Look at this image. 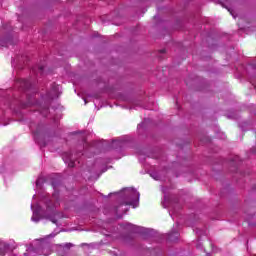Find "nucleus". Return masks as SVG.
I'll return each instance as SVG.
<instances>
[{
    "label": "nucleus",
    "mask_w": 256,
    "mask_h": 256,
    "mask_svg": "<svg viewBox=\"0 0 256 256\" xmlns=\"http://www.w3.org/2000/svg\"><path fill=\"white\" fill-rule=\"evenodd\" d=\"M54 190L57 189L55 184H52ZM60 205L59 193L55 191L51 198L45 195L40 196V200L37 201V195L33 196L31 203L32 210V221L34 223H39L41 219H48L57 225V207Z\"/></svg>",
    "instance_id": "nucleus-1"
},
{
    "label": "nucleus",
    "mask_w": 256,
    "mask_h": 256,
    "mask_svg": "<svg viewBox=\"0 0 256 256\" xmlns=\"http://www.w3.org/2000/svg\"><path fill=\"white\" fill-rule=\"evenodd\" d=\"M231 15H232L233 17H235V15H233V12H231Z\"/></svg>",
    "instance_id": "nucleus-14"
},
{
    "label": "nucleus",
    "mask_w": 256,
    "mask_h": 256,
    "mask_svg": "<svg viewBox=\"0 0 256 256\" xmlns=\"http://www.w3.org/2000/svg\"><path fill=\"white\" fill-rule=\"evenodd\" d=\"M49 99H55L56 97H59V85L54 84L52 86V90L48 93Z\"/></svg>",
    "instance_id": "nucleus-4"
},
{
    "label": "nucleus",
    "mask_w": 256,
    "mask_h": 256,
    "mask_svg": "<svg viewBox=\"0 0 256 256\" xmlns=\"http://www.w3.org/2000/svg\"><path fill=\"white\" fill-rule=\"evenodd\" d=\"M125 229H129V231H134V232H137L139 227L131 224V223H126L125 224Z\"/></svg>",
    "instance_id": "nucleus-5"
},
{
    "label": "nucleus",
    "mask_w": 256,
    "mask_h": 256,
    "mask_svg": "<svg viewBox=\"0 0 256 256\" xmlns=\"http://www.w3.org/2000/svg\"><path fill=\"white\" fill-rule=\"evenodd\" d=\"M84 102L87 104V100L86 99H84Z\"/></svg>",
    "instance_id": "nucleus-15"
},
{
    "label": "nucleus",
    "mask_w": 256,
    "mask_h": 256,
    "mask_svg": "<svg viewBox=\"0 0 256 256\" xmlns=\"http://www.w3.org/2000/svg\"><path fill=\"white\" fill-rule=\"evenodd\" d=\"M41 185H43V178H38L36 180V187H37V189H41Z\"/></svg>",
    "instance_id": "nucleus-8"
},
{
    "label": "nucleus",
    "mask_w": 256,
    "mask_h": 256,
    "mask_svg": "<svg viewBox=\"0 0 256 256\" xmlns=\"http://www.w3.org/2000/svg\"><path fill=\"white\" fill-rule=\"evenodd\" d=\"M23 84H24V85H27V81H23Z\"/></svg>",
    "instance_id": "nucleus-10"
},
{
    "label": "nucleus",
    "mask_w": 256,
    "mask_h": 256,
    "mask_svg": "<svg viewBox=\"0 0 256 256\" xmlns=\"http://www.w3.org/2000/svg\"><path fill=\"white\" fill-rule=\"evenodd\" d=\"M62 159L68 167H75V156L71 152H66L63 154Z\"/></svg>",
    "instance_id": "nucleus-3"
},
{
    "label": "nucleus",
    "mask_w": 256,
    "mask_h": 256,
    "mask_svg": "<svg viewBox=\"0 0 256 256\" xmlns=\"http://www.w3.org/2000/svg\"><path fill=\"white\" fill-rule=\"evenodd\" d=\"M197 248H198V249H201V246L198 245Z\"/></svg>",
    "instance_id": "nucleus-12"
},
{
    "label": "nucleus",
    "mask_w": 256,
    "mask_h": 256,
    "mask_svg": "<svg viewBox=\"0 0 256 256\" xmlns=\"http://www.w3.org/2000/svg\"><path fill=\"white\" fill-rule=\"evenodd\" d=\"M122 204H120L119 208L123 207V205H129L133 207V209H137L139 207V197L141 194L134 188H125L119 193Z\"/></svg>",
    "instance_id": "nucleus-2"
},
{
    "label": "nucleus",
    "mask_w": 256,
    "mask_h": 256,
    "mask_svg": "<svg viewBox=\"0 0 256 256\" xmlns=\"http://www.w3.org/2000/svg\"><path fill=\"white\" fill-rule=\"evenodd\" d=\"M7 247H9V245L5 241L0 239V253L2 249H7Z\"/></svg>",
    "instance_id": "nucleus-7"
},
{
    "label": "nucleus",
    "mask_w": 256,
    "mask_h": 256,
    "mask_svg": "<svg viewBox=\"0 0 256 256\" xmlns=\"http://www.w3.org/2000/svg\"><path fill=\"white\" fill-rule=\"evenodd\" d=\"M40 71H43V68H40Z\"/></svg>",
    "instance_id": "nucleus-16"
},
{
    "label": "nucleus",
    "mask_w": 256,
    "mask_h": 256,
    "mask_svg": "<svg viewBox=\"0 0 256 256\" xmlns=\"http://www.w3.org/2000/svg\"><path fill=\"white\" fill-rule=\"evenodd\" d=\"M151 177H153V179H155L156 181H159V176H157L156 173H152Z\"/></svg>",
    "instance_id": "nucleus-9"
},
{
    "label": "nucleus",
    "mask_w": 256,
    "mask_h": 256,
    "mask_svg": "<svg viewBox=\"0 0 256 256\" xmlns=\"http://www.w3.org/2000/svg\"><path fill=\"white\" fill-rule=\"evenodd\" d=\"M123 146V142L121 140H114L112 142V147L114 149H117V147H122Z\"/></svg>",
    "instance_id": "nucleus-6"
},
{
    "label": "nucleus",
    "mask_w": 256,
    "mask_h": 256,
    "mask_svg": "<svg viewBox=\"0 0 256 256\" xmlns=\"http://www.w3.org/2000/svg\"><path fill=\"white\" fill-rule=\"evenodd\" d=\"M231 15H232L233 17H235V15H233V12H231Z\"/></svg>",
    "instance_id": "nucleus-13"
},
{
    "label": "nucleus",
    "mask_w": 256,
    "mask_h": 256,
    "mask_svg": "<svg viewBox=\"0 0 256 256\" xmlns=\"http://www.w3.org/2000/svg\"><path fill=\"white\" fill-rule=\"evenodd\" d=\"M51 237H55V234H51Z\"/></svg>",
    "instance_id": "nucleus-11"
}]
</instances>
